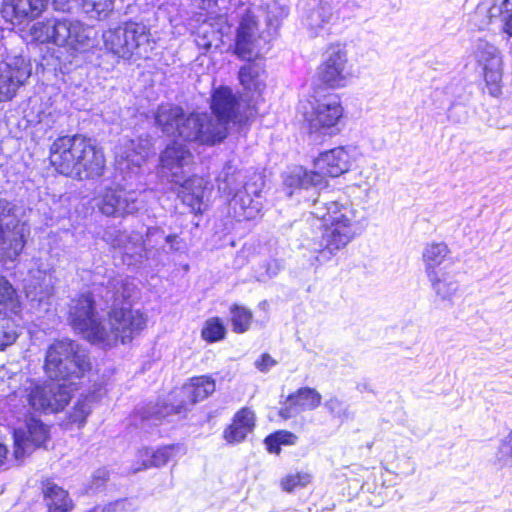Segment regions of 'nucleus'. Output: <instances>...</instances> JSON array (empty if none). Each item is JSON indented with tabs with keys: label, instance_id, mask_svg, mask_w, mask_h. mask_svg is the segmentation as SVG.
I'll return each instance as SVG.
<instances>
[{
	"label": "nucleus",
	"instance_id": "f257e3e1",
	"mask_svg": "<svg viewBox=\"0 0 512 512\" xmlns=\"http://www.w3.org/2000/svg\"><path fill=\"white\" fill-rule=\"evenodd\" d=\"M45 372L49 378L71 381L66 383L46 382L38 384L27 380L24 389L20 391L33 411L56 413L64 409L74 391L73 379L81 378L90 369L86 352L72 340H59L52 343L45 357Z\"/></svg>",
	"mask_w": 512,
	"mask_h": 512
},
{
	"label": "nucleus",
	"instance_id": "f03ea898",
	"mask_svg": "<svg viewBox=\"0 0 512 512\" xmlns=\"http://www.w3.org/2000/svg\"><path fill=\"white\" fill-rule=\"evenodd\" d=\"M69 322L92 343L111 347L118 341L130 342L147 325V316L139 310L121 309L109 313L108 320H99L90 293L81 294L71 300Z\"/></svg>",
	"mask_w": 512,
	"mask_h": 512
},
{
	"label": "nucleus",
	"instance_id": "7ed1b4c3",
	"mask_svg": "<svg viewBox=\"0 0 512 512\" xmlns=\"http://www.w3.org/2000/svg\"><path fill=\"white\" fill-rule=\"evenodd\" d=\"M311 214L323 223L321 240L310 244L316 261L321 264L345 249L363 228L362 217L352 205L317 199L313 202Z\"/></svg>",
	"mask_w": 512,
	"mask_h": 512
},
{
	"label": "nucleus",
	"instance_id": "20e7f679",
	"mask_svg": "<svg viewBox=\"0 0 512 512\" xmlns=\"http://www.w3.org/2000/svg\"><path fill=\"white\" fill-rule=\"evenodd\" d=\"M49 158L59 173L79 180L99 178L105 171L102 150L81 135L58 137L50 147Z\"/></svg>",
	"mask_w": 512,
	"mask_h": 512
},
{
	"label": "nucleus",
	"instance_id": "39448f33",
	"mask_svg": "<svg viewBox=\"0 0 512 512\" xmlns=\"http://www.w3.org/2000/svg\"><path fill=\"white\" fill-rule=\"evenodd\" d=\"M32 40L53 43L74 55L93 46L94 29L82 21L69 17L48 18L35 22L30 28Z\"/></svg>",
	"mask_w": 512,
	"mask_h": 512
},
{
	"label": "nucleus",
	"instance_id": "423d86ee",
	"mask_svg": "<svg viewBox=\"0 0 512 512\" xmlns=\"http://www.w3.org/2000/svg\"><path fill=\"white\" fill-rule=\"evenodd\" d=\"M102 39L107 51L128 61L149 58L155 47L150 28L133 21L107 29L103 32Z\"/></svg>",
	"mask_w": 512,
	"mask_h": 512
},
{
	"label": "nucleus",
	"instance_id": "0eeeda50",
	"mask_svg": "<svg viewBox=\"0 0 512 512\" xmlns=\"http://www.w3.org/2000/svg\"><path fill=\"white\" fill-rule=\"evenodd\" d=\"M351 166V157L344 147H336L321 153L314 161L315 171H307L303 167H295L285 177L284 184L288 188L308 189L325 188L326 176L338 177Z\"/></svg>",
	"mask_w": 512,
	"mask_h": 512
},
{
	"label": "nucleus",
	"instance_id": "6e6552de",
	"mask_svg": "<svg viewBox=\"0 0 512 512\" xmlns=\"http://www.w3.org/2000/svg\"><path fill=\"white\" fill-rule=\"evenodd\" d=\"M239 108L240 105L236 96L229 87H219L214 91L211 101V109L214 116L207 113L196 114L201 118V122H203L201 127L203 132L207 131L212 135L218 134V132L221 134L216 135L212 142H203V145L212 146L222 142L227 136L228 124L230 122L242 123L247 120L248 116L240 114Z\"/></svg>",
	"mask_w": 512,
	"mask_h": 512
},
{
	"label": "nucleus",
	"instance_id": "1a4fd4ad",
	"mask_svg": "<svg viewBox=\"0 0 512 512\" xmlns=\"http://www.w3.org/2000/svg\"><path fill=\"white\" fill-rule=\"evenodd\" d=\"M157 126L167 135L178 136L185 141H194L199 144L212 142L216 134L203 132V122L196 113L184 116L183 109L179 106L164 104L158 107L155 114ZM221 133L218 132V135Z\"/></svg>",
	"mask_w": 512,
	"mask_h": 512
},
{
	"label": "nucleus",
	"instance_id": "9d476101",
	"mask_svg": "<svg viewBox=\"0 0 512 512\" xmlns=\"http://www.w3.org/2000/svg\"><path fill=\"white\" fill-rule=\"evenodd\" d=\"M13 210L10 202L0 199V261L16 260L30 235V227Z\"/></svg>",
	"mask_w": 512,
	"mask_h": 512
},
{
	"label": "nucleus",
	"instance_id": "9b49d317",
	"mask_svg": "<svg viewBox=\"0 0 512 512\" xmlns=\"http://www.w3.org/2000/svg\"><path fill=\"white\" fill-rule=\"evenodd\" d=\"M215 391V382L207 376L195 377L185 384L181 389L184 397L178 405L163 403L153 407L151 411L143 414V418L148 420H160L170 414H180L187 410L189 406L206 399Z\"/></svg>",
	"mask_w": 512,
	"mask_h": 512
},
{
	"label": "nucleus",
	"instance_id": "f8f14e48",
	"mask_svg": "<svg viewBox=\"0 0 512 512\" xmlns=\"http://www.w3.org/2000/svg\"><path fill=\"white\" fill-rule=\"evenodd\" d=\"M344 116V108L337 94H328L316 100L307 121L311 133L335 135Z\"/></svg>",
	"mask_w": 512,
	"mask_h": 512
},
{
	"label": "nucleus",
	"instance_id": "ddd939ff",
	"mask_svg": "<svg viewBox=\"0 0 512 512\" xmlns=\"http://www.w3.org/2000/svg\"><path fill=\"white\" fill-rule=\"evenodd\" d=\"M474 57L481 68L489 94L493 97L499 96L503 76L501 52L493 44L479 40L474 50Z\"/></svg>",
	"mask_w": 512,
	"mask_h": 512
},
{
	"label": "nucleus",
	"instance_id": "4468645a",
	"mask_svg": "<svg viewBox=\"0 0 512 512\" xmlns=\"http://www.w3.org/2000/svg\"><path fill=\"white\" fill-rule=\"evenodd\" d=\"M239 15L234 52L241 59L250 61L260 54L264 40L259 34L254 12L249 7L242 6Z\"/></svg>",
	"mask_w": 512,
	"mask_h": 512
},
{
	"label": "nucleus",
	"instance_id": "2eb2a0df",
	"mask_svg": "<svg viewBox=\"0 0 512 512\" xmlns=\"http://www.w3.org/2000/svg\"><path fill=\"white\" fill-rule=\"evenodd\" d=\"M345 46L340 43L327 47L323 61L318 67V77L328 87L337 89L346 85L350 76Z\"/></svg>",
	"mask_w": 512,
	"mask_h": 512
},
{
	"label": "nucleus",
	"instance_id": "dca6fc26",
	"mask_svg": "<svg viewBox=\"0 0 512 512\" xmlns=\"http://www.w3.org/2000/svg\"><path fill=\"white\" fill-rule=\"evenodd\" d=\"M140 193L123 188L106 187L96 198L99 211L109 217H125L140 209Z\"/></svg>",
	"mask_w": 512,
	"mask_h": 512
},
{
	"label": "nucleus",
	"instance_id": "f3484780",
	"mask_svg": "<svg viewBox=\"0 0 512 512\" xmlns=\"http://www.w3.org/2000/svg\"><path fill=\"white\" fill-rule=\"evenodd\" d=\"M161 172L173 183H180L192 171L194 157L182 143L174 141L160 156Z\"/></svg>",
	"mask_w": 512,
	"mask_h": 512
},
{
	"label": "nucleus",
	"instance_id": "a211bd4d",
	"mask_svg": "<svg viewBox=\"0 0 512 512\" xmlns=\"http://www.w3.org/2000/svg\"><path fill=\"white\" fill-rule=\"evenodd\" d=\"M30 63L22 56L8 57L0 63V102L12 99L30 77Z\"/></svg>",
	"mask_w": 512,
	"mask_h": 512
},
{
	"label": "nucleus",
	"instance_id": "6ab92c4d",
	"mask_svg": "<svg viewBox=\"0 0 512 512\" xmlns=\"http://www.w3.org/2000/svg\"><path fill=\"white\" fill-rule=\"evenodd\" d=\"M48 438V428L38 419L30 418L26 421L25 428L14 430V456L23 458L34 448L45 443Z\"/></svg>",
	"mask_w": 512,
	"mask_h": 512
},
{
	"label": "nucleus",
	"instance_id": "aec40b11",
	"mask_svg": "<svg viewBox=\"0 0 512 512\" xmlns=\"http://www.w3.org/2000/svg\"><path fill=\"white\" fill-rule=\"evenodd\" d=\"M49 0H3L2 17L13 25H21L40 17Z\"/></svg>",
	"mask_w": 512,
	"mask_h": 512
},
{
	"label": "nucleus",
	"instance_id": "412c9836",
	"mask_svg": "<svg viewBox=\"0 0 512 512\" xmlns=\"http://www.w3.org/2000/svg\"><path fill=\"white\" fill-rule=\"evenodd\" d=\"M116 162L119 169L134 171L139 169L151 153V143L147 139H123L116 148Z\"/></svg>",
	"mask_w": 512,
	"mask_h": 512
},
{
	"label": "nucleus",
	"instance_id": "4be33fe9",
	"mask_svg": "<svg viewBox=\"0 0 512 512\" xmlns=\"http://www.w3.org/2000/svg\"><path fill=\"white\" fill-rule=\"evenodd\" d=\"M105 240L114 248L122 249L124 254L131 256L135 261L143 258L152 259V254H149L147 249V235L143 239L138 232L114 230L105 234Z\"/></svg>",
	"mask_w": 512,
	"mask_h": 512
},
{
	"label": "nucleus",
	"instance_id": "5701e85b",
	"mask_svg": "<svg viewBox=\"0 0 512 512\" xmlns=\"http://www.w3.org/2000/svg\"><path fill=\"white\" fill-rule=\"evenodd\" d=\"M231 207L239 218L246 220L256 218L263 208L261 190L258 188L252 189L251 186L244 187L242 191L233 195Z\"/></svg>",
	"mask_w": 512,
	"mask_h": 512
},
{
	"label": "nucleus",
	"instance_id": "b1692460",
	"mask_svg": "<svg viewBox=\"0 0 512 512\" xmlns=\"http://www.w3.org/2000/svg\"><path fill=\"white\" fill-rule=\"evenodd\" d=\"M146 244L153 260H158L162 253L180 252L185 248L184 241L177 234L165 235L158 227L147 229Z\"/></svg>",
	"mask_w": 512,
	"mask_h": 512
},
{
	"label": "nucleus",
	"instance_id": "393cba45",
	"mask_svg": "<svg viewBox=\"0 0 512 512\" xmlns=\"http://www.w3.org/2000/svg\"><path fill=\"white\" fill-rule=\"evenodd\" d=\"M322 396L314 388L303 387L287 398V405L280 411L283 418H290L302 411L315 410L321 404Z\"/></svg>",
	"mask_w": 512,
	"mask_h": 512
},
{
	"label": "nucleus",
	"instance_id": "a878e982",
	"mask_svg": "<svg viewBox=\"0 0 512 512\" xmlns=\"http://www.w3.org/2000/svg\"><path fill=\"white\" fill-rule=\"evenodd\" d=\"M178 196L187 205L191 212L201 213L203 209V196L205 181L198 176L184 178L180 183Z\"/></svg>",
	"mask_w": 512,
	"mask_h": 512
},
{
	"label": "nucleus",
	"instance_id": "bb28decb",
	"mask_svg": "<svg viewBox=\"0 0 512 512\" xmlns=\"http://www.w3.org/2000/svg\"><path fill=\"white\" fill-rule=\"evenodd\" d=\"M255 427V414L249 408L240 409L234 416L232 423L224 430L223 437L230 443L242 442Z\"/></svg>",
	"mask_w": 512,
	"mask_h": 512
},
{
	"label": "nucleus",
	"instance_id": "cd10ccee",
	"mask_svg": "<svg viewBox=\"0 0 512 512\" xmlns=\"http://www.w3.org/2000/svg\"><path fill=\"white\" fill-rule=\"evenodd\" d=\"M108 294H111L109 300L112 301L113 309L111 312L130 308V300L136 292V286L128 278H113L108 285Z\"/></svg>",
	"mask_w": 512,
	"mask_h": 512
},
{
	"label": "nucleus",
	"instance_id": "c85d7f7f",
	"mask_svg": "<svg viewBox=\"0 0 512 512\" xmlns=\"http://www.w3.org/2000/svg\"><path fill=\"white\" fill-rule=\"evenodd\" d=\"M245 174L232 162H228L223 167L218 176V189L227 196L234 195L242 191L244 187H249L245 183Z\"/></svg>",
	"mask_w": 512,
	"mask_h": 512
},
{
	"label": "nucleus",
	"instance_id": "c756f323",
	"mask_svg": "<svg viewBox=\"0 0 512 512\" xmlns=\"http://www.w3.org/2000/svg\"><path fill=\"white\" fill-rule=\"evenodd\" d=\"M433 291L441 301H451L459 290V283L446 269L427 275Z\"/></svg>",
	"mask_w": 512,
	"mask_h": 512
},
{
	"label": "nucleus",
	"instance_id": "7c9ffc66",
	"mask_svg": "<svg viewBox=\"0 0 512 512\" xmlns=\"http://www.w3.org/2000/svg\"><path fill=\"white\" fill-rule=\"evenodd\" d=\"M450 253V248L443 241L426 243L422 251V261L426 275L444 270L445 268H440V266Z\"/></svg>",
	"mask_w": 512,
	"mask_h": 512
},
{
	"label": "nucleus",
	"instance_id": "2f4dec72",
	"mask_svg": "<svg viewBox=\"0 0 512 512\" xmlns=\"http://www.w3.org/2000/svg\"><path fill=\"white\" fill-rule=\"evenodd\" d=\"M43 493L49 512H70L73 509V502L67 491L55 483L47 481Z\"/></svg>",
	"mask_w": 512,
	"mask_h": 512
},
{
	"label": "nucleus",
	"instance_id": "473e14b6",
	"mask_svg": "<svg viewBox=\"0 0 512 512\" xmlns=\"http://www.w3.org/2000/svg\"><path fill=\"white\" fill-rule=\"evenodd\" d=\"M22 303L13 285L0 275V315L20 316Z\"/></svg>",
	"mask_w": 512,
	"mask_h": 512
},
{
	"label": "nucleus",
	"instance_id": "72a5a7b5",
	"mask_svg": "<svg viewBox=\"0 0 512 512\" xmlns=\"http://www.w3.org/2000/svg\"><path fill=\"white\" fill-rule=\"evenodd\" d=\"M332 6L328 3H321L314 8L304 19V24L310 31L311 36L316 37L326 31L333 19Z\"/></svg>",
	"mask_w": 512,
	"mask_h": 512
},
{
	"label": "nucleus",
	"instance_id": "f704fd0d",
	"mask_svg": "<svg viewBox=\"0 0 512 512\" xmlns=\"http://www.w3.org/2000/svg\"><path fill=\"white\" fill-rule=\"evenodd\" d=\"M263 69L259 64L248 63L241 67L239 80L241 85L248 91L261 92L264 88L262 74Z\"/></svg>",
	"mask_w": 512,
	"mask_h": 512
},
{
	"label": "nucleus",
	"instance_id": "c9c22d12",
	"mask_svg": "<svg viewBox=\"0 0 512 512\" xmlns=\"http://www.w3.org/2000/svg\"><path fill=\"white\" fill-rule=\"evenodd\" d=\"M510 12H512V0H491L477 7V13L486 15L487 24L497 19L504 24Z\"/></svg>",
	"mask_w": 512,
	"mask_h": 512
},
{
	"label": "nucleus",
	"instance_id": "e433bc0d",
	"mask_svg": "<svg viewBox=\"0 0 512 512\" xmlns=\"http://www.w3.org/2000/svg\"><path fill=\"white\" fill-rule=\"evenodd\" d=\"M20 316H3L0 315V350L12 345L18 338L17 320Z\"/></svg>",
	"mask_w": 512,
	"mask_h": 512
},
{
	"label": "nucleus",
	"instance_id": "4c0bfd02",
	"mask_svg": "<svg viewBox=\"0 0 512 512\" xmlns=\"http://www.w3.org/2000/svg\"><path fill=\"white\" fill-rule=\"evenodd\" d=\"M231 323L236 333L246 332L252 321V312L244 306L233 305L230 308Z\"/></svg>",
	"mask_w": 512,
	"mask_h": 512
},
{
	"label": "nucleus",
	"instance_id": "58836bf2",
	"mask_svg": "<svg viewBox=\"0 0 512 512\" xmlns=\"http://www.w3.org/2000/svg\"><path fill=\"white\" fill-rule=\"evenodd\" d=\"M226 328L218 317H212L206 320L202 331L201 336L207 342H216L220 341L225 337Z\"/></svg>",
	"mask_w": 512,
	"mask_h": 512
},
{
	"label": "nucleus",
	"instance_id": "ea45409f",
	"mask_svg": "<svg viewBox=\"0 0 512 512\" xmlns=\"http://www.w3.org/2000/svg\"><path fill=\"white\" fill-rule=\"evenodd\" d=\"M175 446H164L157 450L143 448L139 450V457L151 458L152 467L165 465L173 456Z\"/></svg>",
	"mask_w": 512,
	"mask_h": 512
},
{
	"label": "nucleus",
	"instance_id": "a19ab883",
	"mask_svg": "<svg viewBox=\"0 0 512 512\" xmlns=\"http://www.w3.org/2000/svg\"><path fill=\"white\" fill-rule=\"evenodd\" d=\"M312 480V475L307 472H296L286 475L280 481V486L285 492H292L298 488H305Z\"/></svg>",
	"mask_w": 512,
	"mask_h": 512
},
{
	"label": "nucleus",
	"instance_id": "79ce46f5",
	"mask_svg": "<svg viewBox=\"0 0 512 512\" xmlns=\"http://www.w3.org/2000/svg\"><path fill=\"white\" fill-rule=\"evenodd\" d=\"M297 436L288 431H278L265 439V444L270 453L279 454L280 445L295 444Z\"/></svg>",
	"mask_w": 512,
	"mask_h": 512
},
{
	"label": "nucleus",
	"instance_id": "37998d69",
	"mask_svg": "<svg viewBox=\"0 0 512 512\" xmlns=\"http://www.w3.org/2000/svg\"><path fill=\"white\" fill-rule=\"evenodd\" d=\"M324 407L333 418L338 419L340 422H344L351 417L349 406L336 396L327 399L324 403Z\"/></svg>",
	"mask_w": 512,
	"mask_h": 512
},
{
	"label": "nucleus",
	"instance_id": "c03bdc74",
	"mask_svg": "<svg viewBox=\"0 0 512 512\" xmlns=\"http://www.w3.org/2000/svg\"><path fill=\"white\" fill-rule=\"evenodd\" d=\"M90 411V398L87 396L80 398L73 407V410L69 413V420L71 423H77L79 426H82L85 423Z\"/></svg>",
	"mask_w": 512,
	"mask_h": 512
},
{
	"label": "nucleus",
	"instance_id": "a18cd8bd",
	"mask_svg": "<svg viewBox=\"0 0 512 512\" xmlns=\"http://www.w3.org/2000/svg\"><path fill=\"white\" fill-rule=\"evenodd\" d=\"M288 15L285 6L274 1L267 5V23L270 27L277 29L280 21Z\"/></svg>",
	"mask_w": 512,
	"mask_h": 512
},
{
	"label": "nucleus",
	"instance_id": "49530a36",
	"mask_svg": "<svg viewBox=\"0 0 512 512\" xmlns=\"http://www.w3.org/2000/svg\"><path fill=\"white\" fill-rule=\"evenodd\" d=\"M498 460L502 462L503 465H508L509 462L512 460V432L500 445L498 452Z\"/></svg>",
	"mask_w": 512,
	"mask_h": 512
},
{
	"label": "nucleus",
	"instance_id": "de8ad7c7",
	"mask_svg": "<svg viewBox=\"0 0 512 512\" xmlns=\"http://www.w3.org/2000/svg\"><path fill=\"white\" fill-rule=\"evenodd\" d=\"M277 364V361L274 360L269 354L264 353L261 357L255 361V366L260 372H268L272 367Z\"/></svg>",
	"mask_w": 512,
	"mask_h": 512
},
{
	"label": "nucleus",
	"instance_id": "09e8293b",
	"mask_svg": "<svg viewBox=\"0 0 512 512\" xmlns=\"http://www.w3.org/2000/svg\"><path fill=\"white\" fill-rule=\"evenodd\" d=\"M151 467H152L151 458L139 457V452H138L135 456V460L132 464L131 469L133 472H139V471L151 468Z\"/></svg>",
	"mask_w": 512,
	"mask_h": 512
},
{
	"label": "nucleus",
	"instance_id": "8fccbe9b",
	"mask_svg": "<svg viewBox=\"0 0 512 512\" xmlns=\"http://www.w3.org/2000/svg\"><path fill=\"white\" fill-rule=\"evenodd\" d=\"M190 1L193 6H195L197 9H200V10H207L216 2V0H190Z\"/></svg>",
	"mask_w": 512,
	"mask_h": 512
},
{
	"label": "nucleus",
	"instance_id": "3c124183",
	"mask_svg": "<svg viewBox=\"0 0 512 512\" xmlns=\"http://www.w3.org/2000/svg\"><path fill=\"white\" fill-rule=\"evenodd\" d=\"M502 30L504 33L512 37V12H510L505 18L504 24L502 25Z\"/></svg>",
	"mask_w": 512,
	"mask_h": 512
},
{
	"label": "nucleus",
	"instance_id": "603ef678",
	"mask_svg": "<svg viewBox=\"0 0 512 512\" xmlns=\"http://www.w3.org/2000/svg\"><path fill=\"white\" fill-rule=\"evenodd\" d=\"M278 271H279V266L276 262L268 263L267 268H266L267 278L274 277L275 275H277Z\"/></svg>",
	"mask_w": 512,
	"mask_h": 512
},
{
	"label": "nucleus",
	"instance_id": "864d4df0",
	"mask_svg": "<svg viewBox=\"0 0 512 512\" xmlns=\"http://www.w3.org/2000/svg\"><path fill=\"white\" fill-rule=\"evenodd\" d=\"M7 455V448L0 443V466L4 463Z\"/></svg>",
	"mask_w": 512,
	"mask_h": 512
},
{
	"label": "nucleus",
	"instance_id": "5fc2aeb1",
	"mask_svg": "<svg viewBox=\"0 0 512 512\" xmlns=\"http://www.w3.org/2000/svg\"><path fill=\"white\" fill-rule=\"evenodd\" d=\"M150 4L152 5H156L158 4V2H160L161 0H147Z\"/></svg>",
	"mask_w": 512,
	"mask_h": 512
},
{
	"label": "nucleus",
	"instance_id": "6e6d98bb",
	"mask_svg": "<svg viewBox=\"0 0 512 512\" xmlns=\"http://www.w3.org/2000/svg\"><path fill=\"white\" fill-rule=\"evenodd\" d=\"M206 47H210L212 45L211 41H207L203 44Z\"/></svg>",
	"mask_w": 512,
	"mask_h": 512
}]
</instances>
